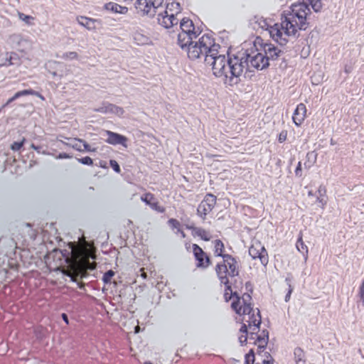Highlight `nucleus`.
Masks as SVG:
<instances>
[{
  "label": "nucleus",
  "mask_w": 364,
  "mask_h": 364,
  "mask_svg": "<svg viewBox=\"0 0 364 364\" xmlns=\"http://www.w3.org/2000/svg\"><path fill=\"white\" fill-rule=\"evenodd\" d=\"M227 55L223 82L229 86L237 85L242 82L241 77L245 69L246 71L244 77L251 80L252 77L254 76V73H252L254 71L250 70L251 67L262 70L270 65L268 59H266L264 54L261 53L252 55V53H248L245 50L238 52L237 54H230L228 51Z\"/></svg>",
  "instance_id": "f257e3e1"
},
{
  "label": "nucleus",
  "mask_w": 364,
  "mask_h": 364,
  "mask_svg": "<svg viewBox=\"0 0 364 364\" xmlns=\"http://www.w3.org/2000/svg\"><path fill=\"white\" fill-rule=\"evenodd\" d=\"M220 48L211 35L204 34L198 41L193 42L186 52L191 60L203 58L205 64L212 66L215 77H223L227 58L225 54L220 53Z\"/></svg>",
  "instance_id": "f03ea898"
},
{
  "label": "nucleus",
  "mask_w": 364,
  "mask_h": 364,
  "mask_svg": "<svg viewBox=\"0 0 364 364\" xmlns=\"http://www.w3.org/2000/svg\"><path fill=\"white\" fill-rule=\"evenodd\" d=\"M310 13L309 5L306 3L294 4L289 10L284 11L281 15L282 25L285 28V35L299 38V31H306L309 23L307 16Z\"/></svg>",
  "instance_id": "7ed1b4c3"
},
{
  "label": "nucleus",
  "mask_w": 364,
  "mask_h": 364,
  "mask_svg": "<svg viewBox=\"0 0 364 364\" xmlns=\"http://www.w3.org/2000/svg\"><path fill=\"white\" fill-rule=\"evenodd\" d=\"M164 0H136L135 8L139 14L142 16H148L150 18L154 17L160 12Z\"/></svg>",
  "instance_id": "20e7f679"
},
{
  "label": "nucleus",
  "mask_w": 364,
  "mask_h": 364,
  "mask_svg": "<svg viewBox=\"0 0 364 364\" xmlns=\"http://www.w3.org/2000/svg\"><path fill=\"white\" fill-rule=\"evenodd\" d=\"M217 198L215 196L208 193L203 200L200 203L197 208V214L203 220H205L206 215L212 211L216 204Z\"/></svg>",
  "instance_id": "39448f33"
},
{
  "label": "nucleus",
  "mask_w": 364,
  "mask_h": 364,
  "mask_svg": "<svg viewBox=\"0 0 364 364\" xmlns=\"http://www.w3.org/2000/svg\"><path fill=\"white\" fill-rule=\"evenodd\" d=\"M266 30L269 31L270 37L279 46H284L288 43V39L285 35V28L282 26V23H274L273 26H269Z\"/></svg>",
  "instance_id": "423d86ee"
},
{
  "label": "nucleus",
  "mask_w": 364,
  "mask_h": 364,
  "mask_svg": "<svg viewBox=\"0 0 364 364\" xmlns=\"http://www.w3.org/2000/svg\"><path fill=\"white\" fill-rule=\"evenodd\" d=\"M249 255L253 259H259L264 266H266L269 262L267 252L259 242H255L250 247Z\"/></svg>",
  "instance_id": "0eeeda50"
},
{
  "label": "nucleus",
  "mask_w": 364,
  "mask_h": 364,
  "mask_svg": "<svg viewBox=\"0 0 364 364\" xmlns=\"http://www.w3.org/2000/svg\"><path fill=\"white\" fill-rule=\"evenodd\" d=\"M193 252L197 263L196 267L206 269L211 264V260L203 249L196 244L193 245Z\"/></svg>",
  "instance_id": "6e6552de"
},
{
  "label": "nucleus",
  "mask_w": 364,
  "mask_h": 364,
  "mask_svg": "<svg viewBox=\"0 0 364 364\" xmlns=\"http://www.w3.org/2000/svg\"><path fill=\"white\" fill-rule=\"evenodd\" d=\"M156 15L159 24L165 28H169L178 24V19L175 17L174 14H168L166 10L161 11Z\"/></svg>",
  "instance_id": "1a4fd4ad"
},
{
  "label": "nucleus",
  "mask_w": 364,
  "mask_h": 364,
  "mask_svg": "<svg viewBox=\"0 0 364 364\" xmlns=\"http://www.w3.org/2000/svg\"><path fill=\"white\" fill-rule=\"evenodd\" d=\"M105 135L107 136V139L105 141L111 145H122L124 148H127V141L128 139L124 135L120 134L113 132L109 130L105 131Z\"/></svg>",
  "instance_id": "9d476101"
},
{
  "label": "nucleus",
  "mask_w": 364,
  "mask_h": 364,
  "mask_svg": "<svg viewBox=\"0 0 364 364\" xmlns=\"http://www.w3.org/2000/svg\"><path fill=\"white\" fill-rule=\"evenodd\" d=\"M263 50L264 51V55L266 59H268V63L270 61L274 63L278 60L281 55L284 53L282 50L279 49L272 43H264Z\"/></svg>",
  "instance_id": "9b49d317"
},
{
  "label": "nucleus",
  "mask_w": 364,
  "mask_h": 364,
  "mask_svg": "<svg viewBox=\"0 0 364 364\" xmlns=\"http://www.w3.org/2000/svg\"><path fill=\"white\" fill-rule=\"evenodd\" d=\"M94 111L102 114H114L117 116H122L124 112L122 107L106 101H104L100 107L95 108Z\"/></svg>",
  "instance_id": "f8f14e48"
},
{
  "label": "nucleus",
  "mask_w": 364,
  "mask_h": 364,
  "mask_svg": "<svg viewBox=\"0 0 364 364\" xmlns=\"http://www.w3.org/2000/svg\"><path fill=\"white\" fill-rule=\"evenodd\" d=\"M200 33V31L191 34H188V33H179L178 34L177 43L182 50L186 51L188 48L194 42L193 39L196 38Z\"/></svg>",
  "instance_id": "ddd939ff"
},
{
  "label": "nucleus",
  "mask_w": 364,
  "mask_h": 364,
  "mask_svg": "<svg viewBox=\"0 0 364 364\" xmlns=\"http://www.w3.org/2000/svg\"><path fill=\"white\" fill-rule=\"evenodd\" d=\"M46 68L53 77H61L64 75L65 65L63 63L49 61L46 64Z\"/></svg>",
  "instance_id": "4468645a"
},
{
  "label": "nucleus",
  "mask_w": 364,
  "mask_h": 364,
  "mask_svg": "<svg viewBox=\"0 0 364 364\" xmlns=\"http://www.w3.org/2000/svg\"><path fill=\"white\" fill-rule=\"evenodd\" d=\"M306 113V108L304 104L300 103L297 105L293 113L292 119L296 126H300L304 122Z\"/></svg>",
  "instance_id": "2eb2a0df"
},
{
  "label": "nucleus",
  "mask_w": 364,
  "mask_h": 364,
  "mask_svg": "<svg viewBox=\"0 0 364 364\" xmlns=\"http://www.w3.org/2000/svg\"><path fill=\"white\" fill-rule=\"evenodd\" d=\"M180 28L181 29V33H188V34L192 33H198L196 31L193 21L188 18H183L181 21Z\"/></svg>",
  "instance_id": "dca6fc26"
},
{
  "label": "nucleus",
  "mask_w": 364,
  "mask_h": 364,
  "mask_svg": "<svg viewBox=\"0 0 364 364\" xmlns=\"http://www.w3.org/2000/svg\"><path fill=\"white\" fill-rule=\"evenodd\" d=\"M105 9L114 14H126L128 9L126 6H122L115 2H109L105 4Z\"/></svg>",
  "instance_id": "f3484780"
},
{
  "label": "nucleus",
  "mask_w": 364,
  "mask_h": 364,
  "mask_svg": "<svg viewBox=\"0 0 364 364\" xmlns=\"http://www.w3.org/2000/svg\"><path fill=\"white\" fill-rule=\"evenodd\" d=\"M133 39L134 43L138 46H145L151 43V38L141 32H135L133 36Z\"/></svg>",
  "instance_id": "a211bd4d"
},
{
  "label": "nucleus",
  "mask_w": 364,
  "mask_h": 364,
  "mask_svg": "<svg viewBox=\"0 0 364 364\" xmlns=\"http://www.w3.org/2000/svg\"><path fill=\"white\" fill-rule=\"evenodd\" d=\"M189 228L192 230V232L194 236L199 237L204 241H209L210 240L209 232L205 229L198 227H190Z\"/></svg>",
  "instance_id": "6ab92c4d"
},
{
  "label": "nucleus",
  "mask_w": 364,
  "mask_h": 364,
  "mask_svg": "<svg viewBox=\"0 0 364 364\" xmlns=\"http://www.w3.org/2000/svg\"><path fill=\"white\" fill-rule=\"evenodd\" d=\"M296 247L297 250L303 255L304 260L306 261L308 259V247L303 242L301 232H299Z\"/></svg>",
  "instance_id": "aec40b11"
},
{
  "label": "nucleus",
  "mask_w": 364,
  "mask_h": 364,
  "mask_svg": "<svg viewBox=\"0 0 364 364\" xmlns=\"http://www.w3.org/2000/svg\"><path fill=\"white\" fill-rule=\"evenodd\" d=\"M5 62L1 63L0 65L9 66L12 65H18L20 60L18 58V55L15 53H6L5 54Z\"/></svg>",
  "instance_id": "412c9836"
},
{
  "label": "nucleus",
  "mask_w": 364,
  "mask_h": 364,
  "mask_svg": "<svg viewBox=\"0 0 364 364\" xmlns=\"http://www.w3.org/2000/svg\"><path fill=\"white\" fill-rule=\"evenodd\" d=\"M215 272L218 279L220 281L222 277H228V269L225 262L218 263L215 266Z\"/></svg>",
  "instance_id": "4be33fe9"
},
{
  "label": "nucleus",
  "mask_w": 364,
  "mask_h": 364,
  "mask_svg": "<svg viewBox=\"0 0 364 364\" xmlns=\"http://www.w3.org/2000/svg\"><path fill=\"white\" fill-rule=\"evenodd\" d=\"M317 153L315 151H309L306 154V161L304 163V167L306 169L311 168L316 162Z\"/></svg>",
  "instance_id": "5701e85b"
},
{
  "label": "nucleus",
  "mask_w": 364,
  "mask_h": 364,
  "mask_svg": "<svg viewBox=\"0 0 364 364\" xmlns=\"http://www.w3.org/2000/svg\"><path fill=\"white\" fill-rule=\"evenodd\" d=\"M77 22L79 23V24L87 28L89 30L93 29L95 28V20L92 18H87L85 16H80L77 18Z\"/></svg>",
  "instance_id": "b1692460"
},
{
  "label": "nucleus",
  "mask_w": 364,
  "mask_h": 364,
  "mask_svg": "<svg viewBox=\"0 0 364 364\" xmlns=\"http://www.w3.org/2000/svg\"><path fill=\"white\" fill-rule=\"evenodd\" d=\"M226 265L228 269L229 270L228 274L230 277H234L239 275V269L237 259L232 262H228Z\"/></svg>",
  "instance_id": "393cba45"
},
{
  "label": "nucleus",
  "mask_w": 364,
  "mask_h": 364,
  "mask_svg": "<svg viewBox=\"0 0 364 364\" xmlns=\"http://www.w3.org/2000/svg\"><path fill=\"white\" fill-rule=\"evenodd\" d=\"M257 315L258 316V319L255 318V314L252 313L251 315L249 316V320L247 321L248 323V326L251 328L252 326H255L257 328H259L261 325V315L260 311L258 309H257Z\"/></svg>",
  "instance_id": "a878e982"
},
{
  "label": "nucleus",
  "mask_w": 364,
  "mask_h": 364,
  "mask_svg": "<svg viewBox=\"0 0 364 364\" xmlns=\"http://www.w3.org/2000/svg\"><path fill=\"white\" fill-rule=\"evenodd\" d=\"M82 141H83V139H82L74 138V139H71V141L70 143H67V142H64V141H63V143L66 146L72 147L73 149H75L76 151L82 152V148L81 146Z\"/></svg>",
  "instance_id": "bb28decb"
},
{
  "label": "nucleus",
  "mask_w": 364,
  "mask_h": 364,
  "mask_svg": "<svg viewBox=\"0 0 364 364\" xmlns=\"http://www.w3.org/2000/svg\"><path fill=\"white\" fill-rule=\"evenodd\" d=\"M294 354L296 364H305V353L301 348H296Z\"/></svg>",
  "instance_id": "cd10ccee"
},
{
  "label": "nucleus",
  "mask_w": 364,
  "mask_h": 364,
  "mask_svg": "<svg viewBox=\"0 0 364 364\" xmlns=\"http://www.w3.org/2000/svg\"><path fill=\"white\" fill-rule=\"evenodd\" d=\"M214 255L215 257H220L224 253L225 246L223 242L220 240H215L214 242Z\"/></svg>",
  "instance_id": "c85d7f7f"
},
{
  "label": "nucleus",
  "mask_w": 364,
  "mask_h": 364,
  "mask_svg": "<svg viewBox=\"0 0 364 364\" xmlns=\"http://www.w3.org/2000/svg\"><path fill=\"white\" fill-rule=\"evenodd\" d=\"M166 10H169L171 11L176 10V13L177 14L181 12V8L178 2H171L166 4Z\"/></svg>",
  "instance_id": "c756f323"
},
{
  "label": "nucleus",
  "mask_w": 364,
  "mask_h": 364,
  "mask_svg": "<svg viewBox=\"0 0 364 364\" xmlns=\"http://www.w3.org/2000/svg\"><path fill=\"white\" fill-rule=\"evenodd\" d=\"M59 57L64 60H74L78 58V54L76 52L70 51L64 53Z\"/></svg>",
  "instance_id": "7c9ffc66"
},
{
  "label": "nucleus",
  "mask_w": 364,
  "mask_h": 364,
  "mask_svg": "<svg viewBox=\"0 0 364 364\" xmlns=\"http://www.w3.org/2000/svg\"><path fill=\"white\" fill-rule=\"evenodd\" d=\"M114 272L112 269L107 271L102 277V281L105 284H109L111 282V279L114 275Z\"/></svg>",
  "instance_id": "2f4dec72"
},
{
  "label": "nucleus",
  "mask_w": 364,
  "mask_h": 364,
  "mask_svg": "<svg viewBox=\"0 0 364 364\" xmlns=\"http://www.w3.org/2000/svg\"><path fill=\"white\" fill-rule=\"evenodd\" d=\"M25 141H26L25 138H23V139L21 141H14L11 145V149L14 151H17L20 150L23 147Z\"/></svg>",
  "instance_id": "473e14b6"
},
{
  "label": "nucleus",
  "mask_w": 364,
  "mask_h": 364,
  "mask_svg": "<svg viewBox=\"0 0 364 364\" xmlns=\"http://www.w3.org/2000/svg\"><path fill=\"white\" fill-rule=\"evenodd\" d=\"M16 94V97L18 99L19 97L26 96V95H32L34 94V90L32 89H26L17 92Z\"/></svg>",
  "instance_id": "72a5a7b5"
},
{
  "label": "nucleus",
  "mask_w": 364,
  "mask_h": 364,
  "mask_svg": "<svg viewBox=\"0 0 364 364\" xmlns=\"http://www.w3.org/2000/svg\"><path fill=\"white\" fill-rule=\"evenodd\" d=\"M220 282V284H223L225 285V292H228V291L232 292V291L228 277H225V278L222 277Z\"/></svg>",
  "instance_id": "f704fd0d"
},
{
  "label": "nucleus",
  "mask_w": 364,
  "mask_h": 364,
  "mask_svg": "<svg viewBox=\"0 0 364 364\" xmlns=\"http://www.w3.org/2000/svg\"><path fill=\"white\" fill-rule=\"evenodd\" d=\"M77 161L83 165L92 166L93 161L90 156H85L80 159H77Z\"/></svg>",
  "instance_id": "c9c22d12"
},
{
  "label": "nucleus",
  "mask_w": 364,
  "mask_h": 364,
  "mask_svg": "<svg viewBox=\"0 0 364 364\" xmlns=\"http://www.w3.org/2000/svg\"><path fill=\"white\" fill-rule=\"evenodd\" d=\"M269 341V332H266L265 337H263L262 335H257L256 341L267 345Z\"/></svg>",
  "instance_id": "e433bc0d"
},
{
  "label": "nucleus",
  "mask_w": 364,
  "mask_h": 364,
  "mask_svg": "<svg viewBox=\"0 0 364 364\" xmlns=\"http://www.w3.org/2000/svg\"><path fill=\"white\" fill-rule=\"evenodd\" d=\"M240 300H235L231 304V307L235 310L236 314H240L242 311V307L239 306Z\"/></svg>",
  "instance_id": "4c0bfd02"
},
{
  "label": "nucleus",
  "mask_w": 364,
  "mask_h": 364,
  "mask_svg": "<svg viewBox=\"0 0 364 364\" xmlns=\"http://www.w3.org/2000/svg\"><path fill=\"white\" fill-rule=\"evenodd\" d=\"M242 313L244 314H248L249 316L254 313L253 308L252 306L251 303L244 304Z\"/></svg>",
  "instance_id": "58836bf2"
},
{
  "label": "nucleus",
  "mask_w": 364,
  "mask_h": 364,
  "mask_svg": "<svg viewBox=\"0 0 364 364\" xmlns=\"http://www.w3.org/2000/svg\"><path fill=\"white\" fill-rule=\"evenodd\" d=\"M109 165L112 168L114 171H115L117 173H120L121 168H120V166L117 161H115L114 159L109 160Z\"/></svg>",
  "instance_id": "ea45409f"
},
{
  "label": "nucleus",
  "mask_w": 364,
  "mask_h": 364,
  "mask_svg": "<svg viewBox=\"0 0 364 364\" xmlns=\"http://www.w3.org/2000/svg\"><path fill=\"white\" fill-rule=\"evenodd\" d=\"M220 257L223 259V262H225V264H228V262H232L236 259L235 257L229 254L223 253Z\"/></svg>",
  "instance_id": "a19ab883"
},
{
  "label": "nucleus",
  "mask_w": 364,
  "mask_h": 364,
  "mask_svg": "<svg viewBox=\"0 0 364 364\" xmlns=\"http://www.w3.org/2000/svg\"><path fill=\"white\" fill-rule=\"evenodd\" d=\"M82 144L83 146L82 151L95 152L97 151V148H91L90 144H88L85 140L82 141Z\"/></svg>",
  "instance_id": "79ce46f5"
},
{
  "label": "nucleus",
  "mask_w": 364,
  "mask_h": 364,
  "mask_svg": "<svg viewBox=\"0 0 364 364\" xmlns=\"http://www.w3.org/2000/svg\"><path fill=\"white\" fill-rule=\"evenodd\" d=\"M317 1L316 3L312 4L311 8L313 10L316 12H320L322 9V3L321 0H316Z\"/></svg>",
  "instance_id": "37998d69"
},
{
  "label": "nucleus",
  "mask_w": 364,
  "mask_h": 364,
  "mask_svg": "<svg viewBox=\"0 0 364 364\" xmlns=\"http://www.w3.org/2000/svg\"><path fill=\"white\" fill-rule=\"evenodd\" d=\"M256 23H258V25L260 28L265 29L267 28H269V26L267 24V21L265 19H263L262 18H259Z\"/></svg>",
  "instance_id": "c03bdc74"
},
{
  "label": "nucleus",
  "mask_w": 364,
  "mask_h": 364,
  "mask_svg": "<svg viewBox=\"0 0 364 364\" xmlns=\"http://www.w3.org/2000/svg\"><path fill=\"white\" fill-rule=\"evenodd\" d=\"M295 175L296 177H301L302 176V168H301V162L299 161L296 169H295Z\"/></svg>",
  "instance_id": "a18cd8bd"
},
{
  "label": "nucleus",
  "mask_w": 364,
  "mask_h": 364,
  "mask_svg": "<svg viewBox=\"0 0 364 364\" xmlns=\"http://www.w3.org/2000/svg\"><path fill=\"white\" fill-rule=\"evenodd\" d=\"M168 223L173 228H179L180 227V223L176 219L171 218Z\"/></svg>",
  "instance_id": "49530a36"
},
{
  "label": "nucleus",
  "mask_w": 364,
  "mask_h": 364,
  "mask_svg": "<svg viewBox=\"0 0 364 364\" xmlns=\"http://www.w3.org/2000/svg\"><path fill=\"white\" fill-rule=\"evenodd\" d=\"M287 131H282L279 134L278 141L279 143H282L287 139Z\"/></svg>",
  "instance_id": "de8ad7c7"
},
{
  "label": "nucleus",
  "mask_w": 364,
  "mask_h": 364,
  "mask_svg": "<svg viewBox=\"0 0 364 364\" xmlns=\"http://www.w3.org/2000/svg\"><path fill=\"white\" fill-rule=\"evenodd\" d=\"M151 208L157 210L159 213H164L165 211V208L160 205H158L157 203H154L150 204Z\"/></svg>",
  "instance_id": "09e8293b"
},
{
  "label": "nucleus",
  "mask_w": 364,
  "mask_h": 364,
  "mask_svg": "<svg viewBox=\"0 0 364 364\" xmlns=\"http://www.w3.org/2000/svg\"><path fill=\"white\" fill-rule=\"evenodd\" d=\"M242 302L243 304H250V300L252 299V297L250 294L245 293L242 296Z\"/></svg>",
  "instance_id": "8fccbe9b"
},
{
  "label": "nucleus",
  "mask_w": 364,
  "mask_h": 364,
  "mask_svg": "<svg viewBox=\"0 0 364 364\" xmlns=\"http://www.w3.org/2000/svg\"><path fill=\"white\" fill-rule=\"evenodd\" d=\"M18 15H19L20 19H21L22 21H23L26 23H28L29 19L33 18L31 16L26 15L23 13H19Z\"/></svg>",
  "instance_id": "3c124183"
},
{
  "label": "nucleus",
  "mask_w": 364,
  "mask_h": 364,
  "mask_svg": "<svg viewBox=\"0 0 364 364\" xmlns=\"http://www.w3.org/2000/svg\"><path fill=\"white\" fill-rule=\"evenodd\" d=\"M73 157L72 155H70L67 153H60L57 156L56 159H71Z\"/></svg>",
  "instance_id": "603ef678"
},
{
  "label": "nucleus",
  "mask_w": 364,
  "mask_h": 364,
  "mask_svg": "<svg viewBox=\"0 0 364 364\" xmlns=\"http://www.w3.org/2000/svg\"><path fill=\"white\" fill-rule=\"evenodd\" d=\"M317 192L318 193V196L323 197V196H325V194L326 193V189L325 186H320L318 187Z\"/></svg>",
  "instance_id": "864d4df0"
},
{
  "label": "nucleus",
  "mask_w": 364,
  "mask_h": 364,
  "mask_svg": "<svg viewBox=\"0 0 364 364\" xmlns=\"http://www.w3.org/2000/svg\"><path fill=\"white\" fill-rule=\"evenodd\" d=\"M359 295L363 302H364V279L363 280L362 284L360 287Z\"/></svg>",
  "instance_id": "5fc2aeb1"
},
{
  "label": "nucleus",
  "mask_w": 364,
  "mask_h": 364,
  "mask_svg": "<svg viewBox=\"0 0 364 364\" xmlns=\"http://www.w3.org/2000/svg\"><path fill=\"white\" fill-rule=\"evenodd\" d=\"M247 336H243V335H242L241 336L239 337V342H240V345L242 346L247 344Z\"/></svg>",
  "instance_id": "6e6d98bb"
},
{
  "label": "nucleus",
  "mask_w": 364,
  "mask_h": 364,
  "mask_svg": "<svg viewBox=\"0 0 364 364\" xmlns=\"http://www.w3.org/2000/svg\"><path fill=\"white\" fill-rule=\"evenodd\" d=\"M247 326L248 325H247L246 323H242V325L241 326V328L240 329V331L242 333H245L244 336H248V328H247Z\"/></svg>",
  "instance_id": "4d7b16f0"
},
{
  "label": "nucleus",
  "mask_w": 364,
  "mask_h": 364,
  "mask_svg": "<svg viewBox=\"0 0 364 364\" xmlns=\"http://www.w3.org/2000/svg\"><path fill=\"white\" fill-rule=\"evenodd\" d=\"M17 97H16V94H14V95L9 98L7 102L4 104L2 106H1V108H5L6 107H7L9 104H11V102H13L14 101H15L16 100H17Z\"/></svg>",
  "instance_id": "13d9d810"
},
{
  "label": "nucleus",
  "mask_w": 364,
  "mask_h": 364,
  "mask_svg": "<svg viewBox=\"0 0 364 364\" xmlns=\"http://www.w3.org/2000/svg\"><path fill=\"white\" fill-rule=\"evenodd\" d=\"M316 201L321 204L322 208H324V206L326 205V200L323 197L318 196Z\"/></svg>",
  "instance_id": "bf43d9fd"
},
{
  "label": "nucleus",
  "mask_w": 364,
  "mask_h": 364,
  "mask_svg": "<svg viewBox=\"0 0 364 364\" xmlns=\"http://www.w3.org/2000/svg\"><path fill=\"white\" fill-rule=\"evenodd\" d=\"M31 148L36 150L38 153H41L42 147L41 146H36L34 144H31ZM43 154H46L45 151H42Z\"/></svg>",
  "instance_id": "052dcab7"
},
{
  "label": "nucleus",
  "mask_w": 364,
  "mask_h": 364,
  "mask_svg": "<svg viewBox=\"0 0 364 364\" xmlns=\"http://www.w3.org/2000/svg\"><path fill=\"white\" fill-rule=\"evenodd\" d=\"M266 354L267 355V357H270V360H262V364H273L274 363V359L272 358L271 355L269 353H266Z\"/></svg>",
  "instance_id": "680f3d73"
},
{
  "label": "nucleus",
  "mask_w": 364,
  "mask_h": 364,
  "mask_svg": "<svg viewBox=\"0 0 364 364\" xmlns=\"http://www.w3.org/2000/svg\"><path fill=\"white\" fill-rule=\"evenodd\" d=\"M292 291H293V288L292 287L289 288L288 292L287 293V294L285 296V299H284L286 302L289 301Z\"/></svg>",
  "instance_id": "e2e57ef3"
},
{
  "label": "nucleus",
  "mask_w": 364,
  "mask_h": 364,
  "mask_svg": "<svg viewBox=\"0 0 364 364\" xmlns=\"http://www.w3.org/2000/svg\"><path fill=\"white\" fill-rule=\"evenodd\" d=\"M255 360L253 358H249V356H245V363L244 364H254Z\"/></svg>",
  "instance_id": "0e129e2a"
},
{
  "label": "nucleus",
  "mask_w": 364,
  "mask_h": 364,
  "mask_svg": "<svg viewBox=\"0 0 364 364\" xmlns=\"http://www.w3.org/2000/svg\"><path fill=\"white\" fill-rule=\"evenodd\" d=\"M352 70H353V67L351 65H345L344 72L346 74H349L350 73H351Z\"/></svg>",
  "instance_id": "69168bd1"
},
{
  "label": "nucleus",
  "mask_w": 364,
  "mask_h": 364,
  "mask_svg": "<svg viewBox=\"0 0 364 364\" xmlns=\"http://www.w3.org/2000/svg\"><path fill=\"white\" fill-rule=\"evenodd\" d=\"M245 289H246V290L250 291V293L252 292V291H253L252 290V284L250 282H247L245 283Z\"/></svg>",
  "instance_id": "338daca9"
},
{
  "label": "nucleus",
  "mask_w": 364,
  "mask_h": 364,
  "mask_svg": "<svg viewBox=\"0 0 364 364\" xmlns=\"http://www.w3.org/2000/svg\"><path fill=\"white\" fill-rule=\"evenodd\" d=\"M61 317L66 324L69 323L68 316L65 313H63Z\"/></svg>",
  "instance_id": "774afa93"
}]
</instances>
